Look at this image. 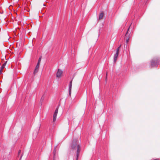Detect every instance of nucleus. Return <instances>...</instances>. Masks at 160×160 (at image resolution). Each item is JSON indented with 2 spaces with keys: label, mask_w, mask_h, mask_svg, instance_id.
<instances>
[{
  "label": "nucleus",
  "mask_w": 160,
  "mask_h": 160,
  "mask_svg": "<svg viewBox=\"0 0 160 160\" xmlns=\"http://www.w3.org/2000/svg\"><path fill=\"white\" fill-rule=\"evenodd\" d=\"M77 141H72L70 145L71 148L74 150H77L76 152V160H78V158L79 156V153L80 150V144L77 143Z\"/></svg>",
  "instance_id": "f257e3e1"
},
{
  "label": "nucleus",
  "mask_w": 160,
  "mask_h": 160,
  "mask_svg": "<svg viewBox=\"0 0 160 160\" xmlns=\"http://www.w3.org/2000/svg\"><path fill=\"white\" fill-rule=\"evenodd\" d=\"M41 57H40L38 60V62L37 64V65L35 68V70L34 71L33 73L34 74H35V73H37L38 72L39 67L40 64L41 60Z\"/></svg>",
  "instance_id": "f03ea898"
},
{
  "label": "nucleus",
  "mask_w": 160,
  "mask_h": 160,
  "mask_svg": "<svg viewBox=\"0 0 160 160\" xmlns=\"http://www.w3.org/2000/svg\"><path fill=\"white\" fill-rule=\"evenodd\" d=\"M58 112V108H56L53 115V122H54L56 121L57 118V116Z\"/></svg>",
  "instance_id": "7ed1b4c3"
},
{
  "label": "nucleus",
  "mask_w": 160,
  "mask_h": 160,
  "mask_svg": "<svg viewBox=\"0 0 160 160\" xmlns=\"http://www.w3.org/2000/svg\"><path fill=\"white\" fill-rule=\"evenodd\" d=\"M158 64L157 60H152L151 61V66L152 67L156 66Z\"/></svg>",
  "instance_id": "20e7f679"
},
{
  "label": "nucleus",
  "mask_w": 160,
  "mask_h": 160,
  "mask_svg": "<svg viewBox=\"0 0 160 160\" xmlns=\"http://www.w3.org/2000/svg\"><path fill=\"white\" fill-rule=\"evenodd\" d=\"M62 71L60 69H58L57 73L56 76L57 78L60 77L62 74Z\"/></svg>",
  "instance_id": "39448f33"
},
{
  "label": "nucleus",
  "mask_w": 160,
  "mask_h": 160,
  "mask_svg": "<svg viewBox=\"0 0 160 160\" xmlns=\"http://www.w3.org/2000/svg\"><path fill=\"white\" fill-rule=\"evenodd\" d=\"M72 80H71L69 83V95H71V89H72Z\"/></svg>",
  "instance_id": "423d86ee"
},
{
  "label": "nucleus",
  "mask_w": 160,
  "mask_h": 160,
  "mask_svg": "<svg viewBox=\"0 0 160 160\" xmlns=\"http://www.w3.org/2000/svg\"><path fill=\"white\" fill-rule=\"evenodd\" d=\"M119 53L118 52H116L115 54L114 55V62H115L117 59V58L118 56Z\"/></svg>",
  "instance_id": "0eeeda50"
},
{
  "label": "nucleus",
  "mask_w": 160,
  "mask_h": 160,
  "mask_svg": "<svg viewBox=\"0 0 160 160\" xmlns=\"http://www.w3.org/2000/svg\"><path fill=\"white\" fill-rule=\"evenodd\" d=\"M103 16V12L101 13L99 15V19H101Z\"/></svg>",
  "instance_id": "6e6552de"
},
{
  "label": "nucleus",
  "mask_w": 160,
  "mask_h": 160,
  "mask_svg": "<svg viewBox=\"0 0 160 160\" xmlns=\"http://www.w3.org/2000/svg\"><path fill=\"white\" fill-rule=\"evenodd\" d=\"M6 63H7V62H4V63L2 65L1 67V69L3 70V68H5V66L6 64Z\"/></svg>",
  "instance_id": "1a4fd4ad"
},
{
  "label": "nucleus",
  "mask_w": 160,
  "mask_h": 160,
  "mask_svg": "<svg viewBox=\"0 0 160 160\" xmlns=\"http://www.w3.org/2000/svg\"><path fill=\"white\" fill-rule=\"evenodd\" d=\"M55 148H54V151H53V158H54V159L55 158V153H56V150H55Z\"/></svg>",
  "instance_id": "9d476101"
},
{
  "label": "nucleus",
  "mask_w": 160,
  "mask_h": 160,
  "mask_svg": "<svg viewBox=\"0 0 160 160\" xmlns=\"http://www.w3.org/2000/svg\"><path fill=\"white\" fill-rule=\"evenodd\" d=\"M38 133V132L37 131L33 133V135H34V134H35L34 136V138H35L37 136Z\"/></svg>",
  "instance_id": "9b49d317"
},
{
  "label": "nucleus",
  "mask_w": 160,
  "mask_h": 160,
  "mask_svg": "<svg viewBox=\"0 0 160 160\" xmlns=\"http://www.w3.org/2000/svg\"><path fill=\"white\" fill-rule=\"evenodd\" d=\"M121 47V45H120L118 48L117 49L116 52H118L119 53V50L120 48Z\"/></svg>",
  "instance_id": "f8f14e48"
},
{
  "label": "nucleus",
  "mask_w": 160,
  "mask_h": 160,
  "mask_svg": "<svg viewBox=\"0 0 160 160\" xmlns=\"http://www.w3.org/2000/svg\"><path fill=\"white\" fill-rule=\"evenodd\" d=\"M21 153V150H19L18 153V156L19 157Z\"/></svg>",
  "instance_id": "ddd939ff"
},
{
  "label": "nucleus",
  "mask_w": 160,
  "mask_h": 160,
  "mask_svg": "<svg viewBox=\"0 0 160 160\" xmlns=\"http://www.w3.org/2000/svg\"><path fill=\"white\" fill-rule=\"evenodd\" d=\"M2 70L1 69H0V74H1L2 73Z\"/></svg>",
  "instance_id": "4468645a"
},
{
  "label": "nucleus",
  "mask_w": 160,
  "mask_h": 160,
  "mask_svg": "<svg viewBox=\"0 0 160 160\" xmlns=\"http://www.w3.org/2000/svg\"><path fill=\"white\" fill-rule=\"evenodd\" d=\"M129 41V39H127L126 41V42H127V43H128Z\"/></svg>",
  "instance_id": "2eb2a0df"
},
{
  "label": "nucleus",
  "mask_w": 160,
  "mask_h": 160,
  "mask_svg": "<svg viewBox=\"0 0 160 160\" xmlns=\"http://www.w3.org/2000/svg\"><path fill=\"white\" fill-rule=\"evenodd\" d=\"M3 160H8V158H4Z\"/></svg>",
  "instance_id": "dca6fc26"
},
{
  "label": "nucleus",
  "mask_w": 160,
  "mask_h": 160,
  "mask_svg": "<svg viewBox=\"0 0 160 160\" xmlns=\"http://www.w3.org/2000/svg\"><path fill=\"white\" fill-rule=\"evenodd\" d=\"M22 155H21V156H20V160H21V158H22Z\"/></svg>",
  "instance_id": "f3484780"
},
{
  "label": "nucleus",
  "mask_w": 160,
  "mask_h": 160,
  "mask_svg": "<svg viewBox=\"0 0 160 160\" xmlns=\"http://www.w3.org/2000/svg\"><path fill=\"white\" fill-rule=\"evenodd\" d=\"M129 28L128 29V31H127V33L128 32V31L129 30Z\"/></svg>",
  "instance_id": "a211bd4d"
},
{
  "label": "nucleus",
  "mask_w": 160,
  "mask_h": 160,
  "mask_svg": "<svg viewBox=\"0 0 160 160\" xmlns=\"http://www.w3.org/2000/svg\"><path fill=\"white\" fill-rule=\"evenodd\" d=\"M39 128H40V127L39 128H38V130L39 131Z\"/></svg>",
  "instance_id": "6ab92c4d"
},
{
  "label": "nucleus",
  "mask_w": 160,
  "mask_h": 160,
  "mask_svg": "<svg viewBox=\"0 0 160 160\" xmlns=\"http://www.w3.org/2000/svg\"><path fill=\"white\" fill-rule=\"evenodd\" d=\"M107 78V74H106V78Z\"/></svg>",
  "instance_id": "aec40b11"
}]
</instances>
